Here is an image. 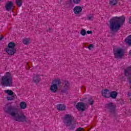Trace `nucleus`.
<instances>
[{
	"instance_id": "aec40b11",
	"label": "nucleus",
	"mask_w": 131,
	"mask_h": 131,
	"mask_svg": "<svg viewBox=\"0 0 131 131\" xmlns=\"http://www.w3.org/2000/svg\"><path fill=\"white\" fill-rule=\"evenodd\" d=\"M15 98H17L16 95H13L12 96H8L6 97L7 101H14Z\"/></svg>"
},
{
	"instance_id": "b1692460",
	"label": "nucleus",
	"mask_w": 131,
	"mask_h": 131,
	"mask_svg": "<svg viewBox=\"0 0 131 131\" xmlns=\"http://www.w3.org/2000/svg\"><path fill=\"white\" fill-rule=\"evenodd\" d=\"M5 93L8 94L9 96H13V95H14V92H13L11 90H5Z\"/></svg>"
},
{
	"instance_id": "9d476101",
	"label": "nucleus",
	"mask_w": 131,
	"mask_h": 131,
	"mask_svg": "<svg viewBox=\"0 0 131 131\" xmlns=\"http://www.w3.org/2000/svg\"><path fill=\"white\" fill-rule=\"evenodd\" d=\"M63 89L61 90V93H66L68 90H69V86L70 84H69V82L68 81H64L63 83Z\"/></svg>"
},
{
	"instance_id": "4be33fe9",
	"label": "nucleus",
	"mask_w": 131,
	"mask_h": 131,
	"mask_svg": "<svg viewBox=\"0 0 131 131\" xmlns=\"http://www.w3.org/2000/svg\"><path fill=\"white\" fill-rule=\"evenodd\" d=\"M117 4V0H110V5L111 6H116Z\"/></svg>"
},
{
	"instance_id": "72a5a7b5",
	"label": "nucleus",
	"mask_w": 131,
	"mask_h": 131,
	"mask_svg": "<svg viewBox=\"0 0 131 131\" xmlns=\"http://www.w3.org/2000/svg\"><path fill=\"white\" fill-rule=\"evenodd\" d=\"M85 100V98H83L81 101H84Z\"/></svg>"
},
{
	"instance_id": "c756f323",
	"label": "nucleus",
	"mask_w": 131,
	"mask_h": 131,
	"mask_svg": "<svg viewBox=\"0 0 131 131\" xmlns=\"http://www.w3.org/2000/svg\"><path fill=\"white\" fill-rule=\"evenodd\" d=\"M86 33L88 34H91V33H92V31H87Z\"/></svg>"
},
{
	"instance_id": "412c9836",
	"label": "nucleus",
	"mask_w": 131,
	"mask_h": 131,
	"mask_svg": "<svg viewBox=\"0 0 131 131\" xmlns=\"http://www.w3.org/2000/svg\"><path fill=\"white\" fill-rule=\"evenodd\" d=\"M94 99H93V98H90L88 100L87 104H89V105H91V106H93L94 105Z\"/></svg>"
},
{
	"instance_id": "a878e982",
	"label": "nucleus",
	"mask_w": 131,
	"mask_h": 131,
	"mask_svg": "<svg viewBox=\"0 0 131 131\" xmlns=\"http://www.w3.org/2000/svg\"><path fill=\"white\" fill-rule=\"evenodd\" d=\"M80 34L83 36H84V35H85V34H86V31H85V30H84V29H82L81 30Z\"/></svg>"
},
{
	"instance_id": "9b49d317",
	"label": "nucleus",
	"mask_w": 131,
	"mask_h": 131,
	"mask_svg": "<svg viewBox=\"0 0 131 131\" xmlns=\"http://www.w3.org/2000/svg\"><path fill=\"white\" fill-rule=\"evenodd\" d=\"M5 8L6 11H11V10H13V9H14V5L13 4V2L12 1H9L6 3Z\"/></svg>"
},
{
	"instance_id": "2eb2a0df",
	"label": "nucleus",
	"mask_w": 131,
	"mask_h": 131,
	"mask_svg": "<svg viewBox=\"0 0 131 131\" xmlns=\"http://www.w3.org/2000/svg\"><path fill=\"white\" fill-rule=\"evenodd\" d=\"M57 108L59 111H64L66 110V106L64 104H58L57 105Z\"/></svg>"
},
{
	"instance_id": "ddd939ff",
	"label": "nucleus",
	"mask_w": 131,
	"mask_h": 131,
	"mask_svg": "<svg viewBox=\"0 0 131 131\" xmlns=\"http://www.w3.org/2000/svg\"><path fill=\"white\" fill-rule=\"evenodd\" d=\"M105 107L111 112H114V111L115 110V105L113 104L112 103L106 104Z\"/></svg>"
},
{
	"instance_id": "20e7f679",
	"label": "nucleus",
	"mask_w": 131,
	"mask_h": 131,
	"mask_svg": "<svg viewBox=\"0 0 131 131\" xmlns=\"http://www.w3.org/2000/svg\"><path fill=\"white\" fill-rule=\"evenodd\" d=\"M61 84V80L56 79L52 81L50 86V91L51 93L56 94L58 92V86Z\"/></svg>"
},
{
	"instance_id": "c85d7f7f",
	"label": "nucleus",
	"mask_w": 131,
	"mask_h": 131,
	"mask_svg": "<svg viewBox=\"0 0 131 131\" xmlns=\"http://www.w3.org/2000/svg\"><path fill=\"white\" fill-rule=\"evenodd\" d=\"M93 15H89L88 16H87V18L88 20H93Z\"/></svg>"
},
{
	"instance_id": "6e6552de",
	"label": "nucleus",
	"mask_w": 131,
	"mask_h": 131,
	"mask_svg": "<svg viewBox=\"0 0 131 131\" xmlns=\"http://www.w3.org/2000/svg\"><path fill=\"white\" fill-rule=\"evenodd\" d=\"M13 117H14L15 121L18 122H25V121H27L26 116L24 115V114H21V115L16 114V116Z\"/></svg>"
},
{
	"instance_id": "dca6fc26",
	"label": "nucleus",
	"mask_w": 131,
	"mask_h": 131,
	"mask_svg": "<svg viewBox=\"0 0 131 131\" xmlns=\"http://www.w3.org/2000/svg\"><path fill=\"white\" fill-rule=\"evenodd\" d=\"M117 95L118 94L116 91H113L110 93V98H112V99H116V97H117Z\"/></svg>"
},
{
	"instance_id": "f8f14e48",
	"label": "nucleus",
	"mask_w": 131,
	"mask_h": 131,
	"mask_svg": "<svg viewBox=\"0 0 131 131\" xmlns=\"http://www.w3.org/2000/svg\"><path fill=\"white\" fill-rule=\"evenodd\" d=\"M101 94L102 97L104 98H106L107 99H109V98H110V91L108 89L102 90Z\"/></svg>"
},
{
	"instance_id": "6ab92c4d",
	"label": "nucleus",
	"mask_w": 131,
	"mask_h": 131,
	"mask_svg": "<svg viewBox=\"0 0 131 131\" xmlns=\"http://www.w3.org/2000/svg\"><path fill=\"white\" fill-rule=\"evenodd\" d=\"M19 106L20 107V109H26V107H27V104H26V103L24 102H21L20 103Z\"/></svg>"
},
{
	"instance_id": "473e14b6",
	"label": "nucleus",
	"mask_w": 131,
	"mask_h": 131,
	"mask_svg": "<svg viewBox=\"0 0 131 131\" xmlns=\"http://www.w3.org/2000/svg\"><path fill=\"white\" fill-rule=\"evenodd\" d=\"M4 38V37H1V38H0V40H2V39H3Z\"/></svg>"
},
{
	"instance_id": "1a4fd4ad",
	"label": "nucleus",
	"mask_w": 131,
	"mask_h": 131,
	"mask_svg": "<svg viewBox=\"0 0 131 131\" xmlns=\"http://www.w3.org/2000/svg\"><path fill=\"white\" fill-rule=\"evenodd\" d=\"M87 105L88 104L86 103H84L82 102H80L77 103L76 108L78 111H81V112H83V111H84V110H85Z\"/></svg>"
},
{
	"instance_id": "2f4dec72",
	"label": "nucleus",
	"mask_w": 131,
	"mask_h": 131,
	"mask_svg": "<svg viewBox=\"0 0 131 131\" xmlns=\"http://www.w3.org/2000/svg\"><path fill=\"white\" fill-rule=\"evenodd\" d=\"M129 24H131V16L129 18Z\"/></svg>"
},
{
	"instance_id": "a211bd4d",
	"label": "nucleus",
	"mask_w": 131,
	"mask_h": 131,
	"mask_svg": "<svg viewBox=\"0 0 131 131\" xmlns=\"http://www.w3.org/2000/svg\"><path fill=\"white\" fill-rule=\"evenodd\" d=\"M125 42L127 43L128 46H131V35L127 36L125 39Z\"/></svg>"
},
{
	"instance_id": "5701e85b",
	"label": "nucleus",
	"mask_w": 131,
	"mask_h": 131,
	"mask_svg": "<svg viewBox=\"0 0 131 131\" xmlns=\"http://www.w3.org/2000/svg\"><path fill=\"white\" fill-rule=\"evenodd\" d=\"M30 41V38H26L23 40V42L24 45H26V46H27V45L29 43Z\"/></svg>"
},
{
	"instance_id": "393cba45",
	"label": "nucleus",
	"mask_w": 131,
	"mask_h": 131,
	"mask_svg": "<svg viewBox=\"0 0 131 131\" xmlns=\"http://www.w3.org/2000/svg\"><path fill=\"white\" fill-rule=\"evenodd\" d=\"M15 3L17 5V6L20 8L21 6H22V1L21 0H16Z\"/></svg>"
},
{
	"instance_id": "39448f33",
	"label": "nucleus",
	"mask_w": 131,
	"mask_h": 131,
	"mask_svg": "<svg viewBox=\"0 0 131 131\" xmlns=\"http://www.w3.org/2000/svg\"><path fill=\"white\" fill-rule=\"evenodd\" d=\"M15 47H16V44L14 42H10L8 44V48H6V52L8 55H14L16 53Z\"/></svg>"
},
{
	"instance_id": "f03ea898",
	"label": "nucleus",
	"mask_w": 131,
	"mask_h": 131,
	"mask_svg": "<svg viewBox=\"0 0 131 131\" xmlns=\"http://www.w3.org/2000/svg\"><path fill=\"white\" fill-rule=\"evenodd\" d=\"M1 84L3 86H12L13 76L11 73L7 72L5 75L2 77Z\"/></svg>"
},
{
	"instance_id": "0eeeda50",
	"label": "nucleus",
	"mask_w": 131,
	"mask_h": 131,
	"mask_svg": "<svg viewBox=\"0 0 131 131\" xmlns=\"http://www.w3.org/2000/svg\"><path fill=\"white\" fill-rule=\"evenodd\" d=\"M113 51L116 58H121L124 55V50L121 48L114 49Z\"/></svg>"
},
{
	"instance_id": "f257e3e1",
	"label": "nucleus",
	"mask_w": 131,
	"mask_h": 131,
	"mask_svg": "<svg viewBox=\"0 0 131 131\" xmlns=\"http://www.w3.org/2000/svg\"><path fill=\"white\" fill-rule=\"evenodd\" d=\"M125 17L124 16L113 17L110 20V29L112 31H117L120 29L121 25L124 23Z\"/></svg>"
},
{
	"instance_id": "cd10ccee",
	"label": "nucleus",
	"mask_w": 131,
	"mask_h": 131,
	"mask_svg": "<svg viewBox=\"0 0 131 131\" xmlns=\"http://www.w3.org/2000/svg\"><path fill=\"white\" fill-rule=\"evenodd\" d=\"M93 48H94V45L93 44H90L88 47L89 50H92V49H93Z\"/></svg>"
},
{
	"instance_id": "f3484780",
	"label": "nucleus",
	"mask_w": 131,
	"mask_h": 131,
	"mask_svg": "<svg viewBox=\"0 0 131 131\" xmlns=\"http://www.w3.org/2000/svg\"><path fill=\"white\" fill-rule=\"evenodd\" d=\"M40 80H41V79L39 77V76H35L33 78V81L35 83H38Z\"/></svg>"
},
{
	"instance_id": "423d86ee",
	"label": "nucleus",
	"mask_w": 131,
	"mask_h": 131,
	"mask_svg": "<svg viewBox=\"0 0 131 131\" xmlns=\"http://www.w3.org/2000/svg\"><path fill=\"white\" fill-rule=\"evenodd\" d=\"M4 111L6 113L10 114L12 117H15L17 115V113L15 112V107L12 106H7L4 108Z\"/></svg>"
},
{
	"instance_id": "7ed1b4c3",
	"label": "nucleus",
	"mask_w": 131,
	"mask_h": 131,
	"mask_svg": "<svg viewBox=\"0 0 131 131\" xmlns=\"http://www.w3.org/2000/svg\"><path fill=\"white\" fill-rule=\"evenodd\" d=\"M64 123L67 126H69L70 129H74L75 128V126L72 124V116L69 114L65 115Z\"/></svg>"
},
{
	"instance_id": "7c9ffc66",
	"label": "nucleus",
	"mask_w": 131,
	"mask_h": 131,
	"mask_svg": "<svg viewBox=\"0 0 131 131\" xmlns=\"http://www.w3.org/2000/svg\"><path fill=\"white\" fill-rule=\"evenodd\" d=\"M47 31H48V32H52V29L49 28V29Z\"/></svg>"
},
{
	"instance_id": "bb28decb",
	"label": "nucleus",
	"mask_w": 131,
	"mask_h": 131,
	"mask_svg": "<svg viewBox=\"0 0 131 131\" xmlns=\"http://www.w3.org/2000/svg\"><path fill=\"white\" fill-rule=\"evenodd\" d=\"M72 1H73V3L76 5H78V4H79V3H80V0H72Z\"/></svg>"
},
{
	"instance_id": "4468645a",
	"label": "nucleus",
	"mask_w": 131,
	"mask_h": 131,
	"mask_svg": "<svg viewBox=\"0 0 131 131\" xmlns=\"http://www.w3.org/2000/svg\"><path fill=\"white\" fill-rule=\"evenodd\" d=\"M82 11V8L80 6H76L74 8V12L75 14H79V13H81Z\"/></svg>"
},
{
	"instance_id": "f704fd0d",
	"label": "nucleus",
	"mask_w": 131,
	"mask_h": 131,
	"mask_svg": "<svg viewBox=\"0 0 131 131\" xmlns=\"http://www.w3.org/2000/svg\"><path fill=\"white\" fill-rule=\"evenodd\" d=\"M129 83H131V80L130 79H129Z\"/></svg>"
}]
</instances>
